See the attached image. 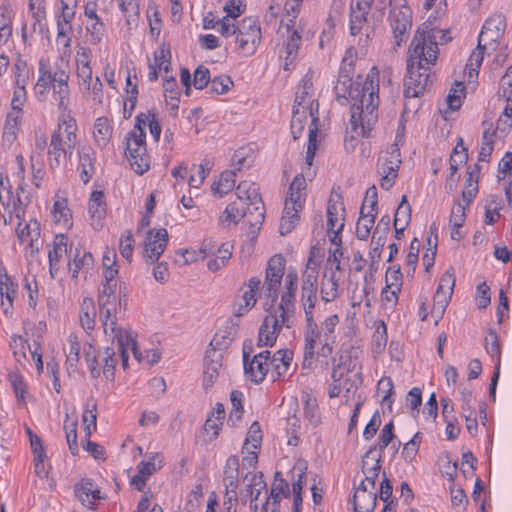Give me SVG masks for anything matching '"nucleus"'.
Instances as JSON below:
<instances>
[{
	"label": "nucleus",
	"mask_w": 512,
	"mask_h": 512,
	"mask_svg": "<svg viewBox=\"0 0 512 512\" xmlns=\"http://www.w3.org/2000/svg\"><path fill=\"white\" fill-rule=\"evenodd\" d=\"M343 59L340 74L334 87L336 100L341 105L350 104V131L345 137V148L354 151L359 137H367L378 118L379 71L372 67L365 80L353 81L351 68Z\"/></svg>",
	"instance_id": "obj_1"
},
{
	"label": "nucleus",
	"mask_w": 512,
	"mask_h": 512,
	"mask_svg": "<svg viewBox=\"0 0 512 512\" xmlns=\"http://www.w3.org/2000/svg\"><path fill=\"white\" fill-rule=\"evenodd\" d=\"M308 120H310V125L308 129L305 166L302 167V172L294 177L289 186L279 228L281 235L290 233L299 221V214L304 208L307 196L306 177L311 178L313 176L311 166L318 147V112L314 109L293 108L290 126L294 140L301 136Z\"/></svg>",
	"instance_id": "obj_2"
},
{
	"label": "nucleus",
	"mask_w": 512,
	"mask_h": 512,
	"mask_svg": "<svg viewBox=\"0 0 512 512\" xmlns=\"http://www.w3.org/2000/svg\"><path fill=\"white\" fill-rule=\"evenodd\" d=\"M127 297L128 290L124 282L119 284L118 293L107 287L98 296L99 318L104 335L108 340L117 342L123 369L128 368L130 354L138 361L142 360L133 331L120 322V315L127 306Z\"/></svg>",
	"instance_id": "obj_3"
},
{
	"label": "nucleus",
	"mask_w": 512,
	"mask_h": 512,
	"mask_svg": "<svg viewBox=\"0 0 512 512\" xmlns=\"http://www.w3.org/2000/svg\"><path fill=\"white\" fill-rule=\"evenodd\" d=\"M69 60L56 58L51 63L48 58H41L38 65V78L35 93L45 98L52 91L53 101L59 110L70 107Z\"/></svg>",
	"instance_id": "obj_4"
},
{
	"label": "nucleus",
	"mask_w": 512,
	"mask_h": 512,
	"mask_svg": "<svg viewBox=\"0 0 512 512\" xmlns=\"http://www.w3.org/2000/svg\"><path fill=\"white\" fill-rule=\"evenodd\" d=\"M243 482L245 489L242 495L249 498L252 512H278L280 501L290 495L289 484L282 478L280 472L275 473L270 494L261 472H248Z\"/></svg>",
	"instance_id": "obj_5"
},
{
	"label": "nucleus",
	"mask_w": 512,
	"mask_h": 512,
	"mask_svg": "<svg viewBox=\"0 0 512 512\" xmlns=\"http://www.w3.org/2000/svg\"><path fill=\"white\" fill-rule=\"evenodd\" d=\"M57 127L53 131L48 146V162L52 169L65 168L71 162L79 144L78 126L69 108L59 110Z\"/></svg>",
	"instance_id": "obj_6"
},
{
	"label": "nucleus",
	"mask_w": 512,
	"mask_h": 512,
	"mask_svg": "<svg viewBox=\"0 0 512 512\" xmlns=\"http://www.w3.org/2000/svg\"><path fill=\"white\" fill-rule=\"evenodd\" d=\"M256 183L251 181H242L236 190V199L229 203L220 216V223L224 227L238 224L247 212L254 216L256 224H260L264 219L263 202L258 192Z\"/></svg>",
	"instance_id": "obj_7"
},
{
	"label": "nucleus",
	"mask_w": 512,
	"mask_h": 512,
	"mask_svg": "<svg viewBox=\"0 0 512 512\" xmlns=\"http://www.w3.org/2000/svg\"><path fill=\"white\" fill-rule=\"evenodd\" d=\"M439 34L445 38L446 34L430 24L424 23L416 30L408 49V66L431 68L437 61L439 48L437 39Z\"/></svg>",
	"instance_id": "obj_8"
},
{
	"label": "nucleus",
	"mask_w": 512,
	"mask_h": 512,
	"mask_svg": "<svg viewBox=\"0 0 512 512\" xmlns=\"http://www.w3.org/2000/svg\"><path fill=\"white\" fill-rule=\"evenodd\" d=\"M301 4L302 0H287L284 5L282 26L286 29L287 39L284 43V50L280 54V58L284 60V70H290L294 65L302 42L304 25L301 19H297Z\"/></svg>",
	"instance_id": "obj_9"
},
{
	"label": "nucleus",
	"mask_w": 512,
	"mask_h": 512,
	"mask_svg": "<svg viewBox=\"0 0 512 512\" xmlns=\"http://www.w3.org/2000/svg\"><path fill=\"white\" fill-rule=\"evenodd\" d=\"M506 21L503 15L495 14L489 17L479 34L478 46L474 49L466 63L465 73L469 78L476 77L484 59V51L487 46H496L498 40L504 34Z\"/></svg>",
	"instance_id": "obj_10"
},
{
	"label": "nucleus",
	"mask_w": 512,
	"mask_h": 512,
	"mask_svg": "<svg viewBox=\"0 0 512 512\" xmlns=\"http://www.w3.org/2000/svg\"><path fill=\"white\" fill-rule=\"evenodd\" d=\"M334 342L320 332L316 321L306 323L304 332V361L305 367H312L314 361L321 367H327L333 354Z\"/></svg>",
	"instance_id": "obj_11"
},
{
	"label": "nucleus",
	"mask_w": 512,
	"mask_h": 512,
	"mask_svg": "<svg viewBox=\"0 0 512 512\" xmlns=\"http://www.w3.org/2000/svg\"><path fill=\"white\" fill-rule=\"evenodd\" d=\"M385 6V0H351L349 20L351 35L365 34L368 36L370 20H381Z\"/></svg>",
	"instance_id": "obj_12"
},
{
	"label": "nucleus",
	"mask_w": 512,
	"mask_h": 512,
	"mask_svg": "<svg viewBox=\"0 0 512 512\" xmlns=\"http://www.w3.org/2000/svg\"><path fill=\"white\" fill-rule=\"evenodd\" d=\"M142 116L136 117L134 128L126 136L125 155L131 168L139 175L144 174L150 167V156L146 148V133L141 127Z\"/></svg>",
	"instance_id": "obj_13"
},
{
	"label": "nucleus",
	"mask_w": 512,
	"mask_h": 512,
	"mask_svg": "<svg viewBox=\"0 0 512 512\" xmlns=\"http://www.w3.org/2000/svg\"><path fill=\"white\" fill-rule=\"evenodd\" d=\"M236 50L243 56L253 55L261 42V28L259 21L253 17H246L235 25Z\"/></svg>",
	"instance_id": "obj_14"
},
{
	"label": "nucleus",
	"mask_w": 512,
	"mask_h": 512,
	"mask_svg": "<svg viewBox=\"0 0 512 512\" xmlns=\"http://www.w3.org/2000/svg\"><path fill=\"white\" fill-rule=\"evenodd\" d=\"M389 22L396 46L406 42L412 27V11L406 0H390Z\"/></svg>",
	"instance_id": "obj_15"
},
{
	"label": "nucleus",
	"mask_w": 512,
	"mask_h": 512,
	"mask_svg": "<svg viewBox=\"0 0 512 512\" xmlns=\"http://www.w3.org/2000/svg\"><path fill=\"white\" fill-rule=\"evenodd\" d=\"M401 164L400 148L396 143L380 152L377 162V173L382 189L389 190L395 183Z\"/></svg>",
	"instance_id": "obj_16"
},
{
	"label": "nucleus",
	"mask_w": 512,
	"mask_h": 512,
	"mask_svg": "<svg viewBox=\"0 0 512 512\" xmlns=\"http://www.w3.org/2000/svg\"><path fill=\"white\" fill-rule=\"evenodd\" d=\"M377 213V190L372 186L366 192L356 225V236L359 240L365 241L369 238Z\"/></svg>",
	"instance_id": "obj_17"
},
{
	"label": "nucleus",
	"mask_w": 512,
	"mask_h": 512,
	"mask_svg": "<svg viewBox=\"0 0 512 512\" xmlns=\"http://www.w3.org/2000/svg\"><path fill=\"white\" fill-rule=\"evenodd\" d=\"M15 234L20 245L24 247L26 257H34L42 247L41 225L36 219L28 222L19 221Z\"/></svg>",
	"instance_id": "obj_18"
},
{
	"label": "nucleus",
	"mask_w": 512,
	"mask_h": 512,
	"mask_svg": "<svg viewBox=\"0 0 512 512\" xmlns=\"http://www.w3.org/2000/svg\"><path fill=\"white\" fill-rule=\"evenodd\" d=\"M261 285L262 281L259 277H251L242 285L240 294L237 296L234 303V316L241 317L254 308Z\"/></svg>",
	"instance_id": "obj_19"
},
{
	"label": "nucleus",
	"mask_w": 512,
	"mask_h": 512,
	"mask_svg": "<svg viewBox=\"0 0 512 512\" xmlns=\"http://www.w3.org/2000/svg\"><path fill=\"white\" fill-rule=\"evenodd\" d=\"M270 359V351H262L249 359V353L243 350L244 373L247 379L259 384L264 381L269 373L268 361Z\"/></svg>",
	"instance_id": "obj_20"
},
{
	"label": "nucleus",
	"mask_w": 512,
	"mask_h": 512,
	"mask_svg": "<svg viewBox=\"0 0 512 512\" xmlns=\"http://www.w3.org/2000/svg\"><path fill=\"white\" fill-rule=\"evenodd\" d=\"M319 73L316 70L309 69L301 79L298 86L295 104L293 108L314 109L318 112V102L315 99L314 81L318 78Z\"/></svg>",
	"instance_id": "obj_21"
},
{
	"label": "nucleus",
	"mask_w": 512,
	"mask_h": 512,
	"mask_svg": "<svg viewBox=\"0 0 512 512\" xmlns=\"http://www.w3.org/2000/svg\"><path fill=\"white\" fill-rule=\"evenodd\" d=\"M168 232L165 228L150 229L147 231L143 243V258L146 262L157 261L166 249Z\"/></svg>",
	"instance_id": "obj_22"
},
{
	"label": "nucleus",
	"mask_w": 512,
	"mask_h": 512,
	"mask_svg": "<svg viewBox=\"0 0 512 512\" xmlns=\"http://www.w3.org/2000/svg\"><path fill=\"white\" fill-rule=\"evenodd\" d=\"M285 263V258L281 254H276L268 260L265 281L261 287L265 288L268 296L272 299L277 296L281 280L284 277Z\"/></svg>",
	"instance_id": "obj_23"
},
{
	"label": "nucleus",
	"mask_w": 512,
	"mask_h": 512,
	"mask_svg": "<svg viewBox=\"0 0 512 512\" xmlns=\"http://www.w3.org/2000/svg\"><path fill=\"white\" fill-rule=\"evenodd\" d=\"M455 276L452 269H448L440 278L438 287L433 298L432 311L441 317L445 312L454 291Z\"/></svg>",
	"instance_id": "obj_24"
},
{
	"label": "nucleus",
	"mask_w": 512,
	"mask_h": 512,
	"mask_svg": "<svg viewBox=\"0 0 512 512\" xmlns=\"http://www.w3.org/2000/svg\"><path fill=\"white\" fill-rule=\"evenodd\" d=\"M291 326L292 324L284 318L269 312L259 328L258 346H273L282 328H290Z\"/></svg>",
	"instance_id": "obj_25"
},
{
	"label": "nucleus",
	"mask_w": 512,
	"mask_h": 512,
	"mask_svg": "<svg viewBox=\"0 0 512 512\" xmlns=\"http://www.w3.org/2000/svg\"><path fill=\"white\" fill-rule=\"evenodd\" d=\"M430 70L431 68L407 65V75L404 82L406 97H418L424 92L429 82Z\"/></svg>",
	"instance_id": "obj_26"
},
{
	"label": "nucleus",
	"mask_w": 512,
	"mask_h": 512,
	"mask_svg": "<svg viewBox=\"0 0 512 512\" xmlns=\"http://www.w3.org/2000/svg\"><path fill=\"white\" fill-rule=\"evenodd\" d=\"M50 215L53 223L60 228L64 230L72 228L73 214L68 205V198L65 192L59 190L55 193Z\"/></svg>",
	"instance_id": "obj_27"
},
{
	"label": "nucleus",
	"mask_w": 512,
	"mask_h": 512,
	"mask_svg": "<svg viewBox=\"0 0 512 512\" xmlns=\"http://www.w3.org/2000/svg\"><path fill=\"white\" fill-rule=\"evenodd\" d=\"M344 212L342 203L329 201L327 207V233L333 245L341 244L340 234L344 228Z\"/></svg>",
	"instance_id": "obj_28"
},
{
	"label": "nucleus",
	"mask_w": 512,
	"mask_h": 512,
	"mask_svg": "<svg viewBox=\"0 0 512 512\" xmlns=\"http://www.w3.org/2000/svg\"><path fill=\"white\" fill-rule=\"evenodd\" d=\"M322 257L320 250L316 246H312L309 251L308 258L305 263L304 270L301 273L300 289L311 288L318 289L319 271L321 268Z\"/></svg>",
	"instance_id": "obj_29"
},
{
	"label": "nucleus",
	"mask_w": 512,
	"mask_h": 512,
	"mask_svg": "<svg viewBox=\"0 0 512 512\" xmlns=\"http://www.w3.org/2000/svg\"><path fill=\"white\" fill-rule=\"evenodd\" d=\"M223 474V485L226 489L224 500L237 503L239 482V459L237 456L231 455L227 458Z\"/></svg>",
	"instance_id": "obj_30"
},
{
	"label": "nucleus",
	"mask_w": 512,
	"mask_h": 512,
	"mask_svg": "<svg viewBox=\"0 0 512 512\" xmlns=\"http://www.w3.org/2000/svg\"><path fill=\"white\" fill-rule=\"evenodd\" d=\"M74 493L76 498L82 505L93 509L96 502L103 498L98 485L89 478L81 479L74 486Z\"/></svg>",
	"instance_id": "obj_31"
},
{
	"label": "nucleus",
	"mask_w": 512,
	"mask_h": 512,
	"mask_svg": "<svg viewBox=\"0 0 512 512\" xmlns=\"http://www.w3.org/2000/svg\"><path fill=\"white\" fill-rule=\"evenodd\" d=\"M293 360V353L288 349H280L270 353L268 361L269 372L273 381L278 380L288 373Z\"/></svg>",
	"instance_id": "obj_32"
},
{
	"label": "nucleus",
	"mask_w": 512,
	"mask_h": 512,
	"mask_svg": "<svg viewBox=\"0 0 512 512\" xmlns=\"http://www.w3.org/2000/svg\"><path fill=\"white\" fill-rule=\"evenodd\" d=\"M485 349L486 352L491 356L492 361L495 363V371L490 383V393L495 397L496 386L500 375V356L501 349L498 340V336L495 332L490 331L485 337Z\"/></svg>",
	"instance_id": "obj_33"
},
{
	"label": "nucleus",
	"mask_w": 512,
	"mask_h": 512,
	"mask_svg": "<svg viewBox=\"0 0 512 512\" xmlns=\"http://www.w3.org/2000/svg\"><path fill=\"white\" fill-rule=\"evenodd\" d=\"M0 203L6 214L15 216L18 221L24 220L26 205L18 195H14L10 188L3 186V190L0 192Z\"/></svg>",
	"instance_id": "obj_34"
},
{
	"label": "nucleus",
	"mask_w": 512,
	"mask_h": 512,
	"mask_svg": "<svg viewBox=\"0 0 512 512\" xmlns=\"http://www.w3.org/2000/svg\"><path fill=\"white\" fill-rule=\"evenodd\" d=\"M106 211L107 207L104 193L100 190L93 191L88 201V213L94 229H100L102 227V221L106 216Z\"/></svg>",
	"instance_id": "obj_35"
},
{
	"label": "nucleus",
	"mask_w": 512,
	"mask_h": 512,
	"mask_svg": "<svg viewBox=\"0 0 512 512\" xmlns=\"http://www.w3.org/2000/svg\"><path fill=\"white\" fill-rule=\"evenodd\" d=\"M222 355L216 350L208 351L204 360L203 384L205 388L211 387L222 370Z\"/></svg>",
	"instance_id": "obj_36"
},
{
	"label": "nucleus",
	"mask_w": 512,
	"mask_h": 512,
	"mask_svg": "<svg viewBox=\"0 0 512 512\" xmlns=\"http://www.w3.org/2000/svg\"><path fill=\"white\" fill-rule=\"evenodd\" d=\"M340 275L324 271L320 282V297L324 303L335 301L340 295Z\"/></svg>",
	"instance_id": "obj_37"
},
{
	"label": "nucleus",
	"mask_w": 512,
	"mask_h": 512,
	"mask_svg": "<svg viewBox=\"0 0 512 512\" xmlns=\"http://www.w3.org/2000/svg\"><path fill=\"white\" fill-rule=\"evenodd\" d=\"M377 492L359 485L353 495L354 512H372L376 506Z\"/></svg>",
	"instance_id": "obj_38"
},
{
	"label": "nucleus",
	"mask_w": 512,
	"mask_h": 512,
	"mask_svg": "<svg viewBox=\"0 0 512 512\" xmlns=\"http://www.w3.org/2000/svg\"><path fill=\"white\" fill-rule=\"evenodd\" d=\"M113 121L107 117H98L93 125V139L95 145L100 149H105L110 144L113 134Z\"/></svg>",
	"instance_id": "obj_39"
},
{
	"label": "nucleus",
	"mask_w": 512,
	"mask_h": 512,
	"mask_svg": "<svg viewBox=\"0 0 512 512\" xmlns=\"http://www.w3.org/2000/svg\"><path fill=\"white\" fill-rule=\"evenodd\" d=\"M67 245V236L64 234H58L55 236L53 240V247L48 252L49 270L52 277H55L60 261L67 256Z\"/></svg>",
	"instance_id": "obj_40"
},
{
	"label": "nucleus",
	"mask_w": 512,
	"mask_h": 512,
	"mask_svg": "<svg viewBox=\"0 0 512 512\" xmlns=\"http://www.w3.org/2000/svg\"><path fill=\"white\" fill-rule=\"evenodd\" d=\"M56 27V45L58 47V51L60 52V55L57 58H64L69 60L71 55V42L73 34L72 24L56 22Z\"/></svg>",
	"instance_id": "obj_41"
},
{
	"label": "nucleus",
	"mask_w": 512,
	"mask_h": 512,
	"mask_svg": "<svg viewBox=\"0 0 512 512\" xmlns=\"http://www.w3.org/2000/svg\"><path fill=\"white\" fill-rule=\"evenodd\" d=\"M233 255V245L229 242L215 246V253L211 254L207 262V268L211 272H217L226 267Z\"/></svg>",
	"instance_id": "obj_42"
},
{
	"label": "nucleus",
	"mask_w": 512,
	"mask_h": 512,
	"mask_svg": "<svg viewBox=\"0 0 512 512\" xmlns=\"http://www.w3.org/2000/svg\"><path fill=\"white\" fill-rule=\"evenodd\" d=\"M28 11L33 19V32L43 33L47 18V0H27Z\"/></svg>",
	"instance_id": "obj_43"
},
{
	"label": "nucleus",
	"mask_w": 512,
	"mask_h": 512,
	"mask_svg": "<svg viewBox=\"0 0 512 512\" xmlns=\"http://www.w3.org/2000/svg\"><path fill=\"white\" fill-rule=\"evenodd\" d=\"M78 5L79 0H56L54 6L56 22L72 24L76 16Z\"/></svg>",
	"instance_id": "obj_44"
},
{
	"label": "nucleus",
	"mask_w": 512,
	"mask_h": 512,
	"mask_svg": "<svg viewBox=\"0 0 512 512\" xmlns=\"http://www.w3.org/2000/svg\"><path fill=\"white\" fill-rule=\"evenodd\" d=\"M80 179L87 184L95 173V156L91 148L78 149Z\"/></svg>",
	"instance_id": "obj_45"
},
{
	"label": "nucleus",
	"mask_w": 512,
	"mask_h": 512,
	"mask_svg": "<svg viewBox=\"0 0 512 512\" xmlns=\"http://www.w3.org/2000/svg\"><path fill=\"white\" fill-rule=\"evenodd\" d=\"M318 289H300V304L304 311L306 323L314 322L316 306L318 303Z\"/></svg>",
	"instance_id": "obj_46"
},
{
	"label": "nucleus",
	"mask_w": 512,
	"mask_h": 512,
	"mask_svg": "<svg viewBox=\"0 0 512 512\" xmlns=\"http://www.w3.org/2000/svg\"><path fill=\"white\" fill-rule=\"evenodd\" d=\"M96 306L94 300L90 297L83 298L80 305L79 319L82 328L86 332L94 329L96 323Z\"/></svg>",
	"instance_id": "obj_47"
},
{
	"label": "nucleus",
	"mask_w": 512,
	"mask_h": 512,
	"mask_svg": "<svg viewBox=\"0 0 512 512\" xmlns=\"http://www.w3.org/2000/svg\"><path fill=\"white\" fill-rule=\"evenodd\" d=\"M295 300L296 293L282 291L279 305L275 307L271 312L278 315L280 318H284V320L292 324L293 316L295 313Z\"/></svg>",
	"instance_id": "obj_48"
},
{
	"label": "nucleus",
	"mask_w": 512,
	"mask_h": 512,
	"mask_svg": "<svg viewBox=\"0 0 512 512\" xmlns=\"http://www.w3.org/2000/svg\"><path fill=\"white\" fill-rule=\"evenodd\" d=\"M0 295L1 299H6L7 301L5 315H9L12 311L13 301L16 296V285L7 275L3 267H0Z\"/></svg>",
	"instance_id": "obj_49"
},
{
	"label": "nucleus",
	"mask_w": 512,
	"mask_h": 512,
	"mask_svg": "<svg viewBox=\"0 0 512 512\" xmlns=\"http://www.w3.org/2000/svg\"><path fill=\"white\" fill-rule=\"evenodd\" d=\"M231 18L216 19L213 13H208L203 18L204 29H214L224 37L235 34V25L230 24Z\"/></svg>",
	"instance_id": "obj_50"
},
{
	"label": "nucleus",
	"mask_w": 512,
	"mask_h": 512,
	"mask_svg": "<svg viewBox=\"0 0 512 512\" xmlns=\"http://www.w3.org/2000/svg\"><path fill=\"white\" fill-rule=\"evenodd\" d=\"M307 467L305 463L299 462L294 465L292 469V497H293V506L294 507H302V485H303V477L305 474Z\"/></svg>",
	"instance_id": "obj_51"
},
{
	"label": "nucleus",
	"mask_w": 512,
	"mask_h": 512,
	"mask_svg": "<svg viewBox=\"0 0 512 512\" xmlns=\"http://www.w3.org/2000/svg\"><path fill=\"white\" fill-rule=\"evenodd\" d=\"M93 266V256L85 250H76L73 261L69 262L72 277L76 278L80 271H88Z\"/></svg>",
	"instance_id": "obj_52"
},
{
	"label": "nucleus",
	"mask_w": 512,
	"mask_h": 512,
	"mask_svg": "<svg viewBox=\"0 0 512 512\" xmlns=\"http://www.w3.org/2000/svg\"><path fill=\"white\" fill-rule=\"evenodd\" d=\"M215 253V245L212 240H205L201 244L199 251L186 249L182 252L183 263L189 264L199 260H204L211 254Z\"/></svg>",
	"instance_id": "obj_53"
},
{
	"label": "nucleus",
	"mask_w": 512,
	"mask_h": 512,
	"mask_svg": "<svg viewBox=\"0 0 512 512\" xmlns=\"http://www.w3.org/2000/svg\"><path fill=\"white\" fill-rule=\"evenodd\" d=\"M21 117L22 115L17 110H10L8 112L3 128V140L5 142L11 144L15 141Z\"/></svg>",
	"instance_id": "obj_54"
},
{
	"label": "nucleus",
	"mask_w": 512,
	"mask_h": 512,
	"mask_svg": "<svg viewBox=\"0 0 512 512\" xmlns=\"http://www.w3.org/2000/svg\"><path fill=\"white\" fill-rule=\"evenodd\" d=\"M103 375L109 381H113L115 377V368L118 363L116 351L112 347H106L100 356Z\"/></svg>",
	"instance_id": "obj_55"
},
{
	"label": "nucleus",
	"mask_w": 512,
	"mask_h": 512,
	"mask_svg": "<svg viewBox=\"0 0 512 512\" xmlns=\"http://www.w3.org/2000/svg\"><path fill=\"white\" fill-rule=\"evenodd\" d=\"M236 172L235 170L224 171L221 173L217 182L212 185V191L220 197L232 191L235 187Z\"/></svg>",
	"instance_id": "obj_56"
},
{
	"label": "nucleus",
	"mask_w": 512,
	"mask_h": 512,
	"mask_svg": "<svg viewBox=\"0 0 512 512\" xmlns=\"http://www.w3.org/2000/svg\"><path fill=\"white\" fill-rule=\"evenodd\" d=\"M82 421L85 426V435L89 438L97 427V404L93 399L87 401Z\"/></svg>",
	"instance_id": "obj_57"
},
{
	"label": "nucleus",
	"mask_w": 512,
	"mask_h": 512,
	"mask_svg": "<svg viewBox=\"0 0 512 512\" xmlns=\"http://www.w3.org/2000/svg\"><path fill=\"white\" fill-rule=\"evenodd\" d=\"M64 431L66 435L67 444L70 452L75 455L78 453V443H77V418L70 417L68 413H66V418L64 420Z\"/></svg>",
	"instance_id": "obj_58"
},
{
	"label": "nucleus",
	"mask_w": 512,
	"mask_h": 512,
	"mask_svg": "<svg viewBox=\"0 0 512 512\" xmlns=\"http://www.w3.org/2000/svg\"><path fill=\"white\" fill-rule=\"evenodd\" d=\"M163 464L164 458L161 454L151 453L145 460L141 461L137 465V470L142 473V475L150 477L153 473L159 470Z\"/></svg>",
	"instance_id": "obj_59"
},
{
	"label": "nucleus",
	"mask_w": 512,
	"mask_h": 512,
	"mask_svg": "<svg viewBox=\"0 0 512 512\" xmlns=\"http://www.w3.org/2000/svg\"><path fill=\"white\" fill-rule=\"evenodd\" d=\"M153 68L168 73L171 66V52L168 47L162 45L154 52V60L149 62Z\"/></svg>",
	"instance_id": "obj_60"
},
{
	"label": "nucleus",
	"mask_w": 512,
	"mask_h": 512,
	"mask_svg": "<svg viewBox=\"0 0 512 512\" xmlns=\"http://www.w3.org/2000/svg\"><path fill=\"white\" fill-rule=\"evenodd\" d=\"M465 98V87L462 82H455L447 96V105L452 110H458Z\"/></svg>",
	"instance_id": "obj_61"
},
{
	"label": "nucleus",
	"mask_w": 512,
	"mask_h": 512,
	"mask_svg": "<svg viewBox=\"0 0 512 512\" xmlns=\"http://www.w3.org/2000/svg\"><path fill=\"white\" fill-rule=\"evenodd\" d=\"M262 430L259 422L254 421L247 432L246 439L244 442V449H260L262 443Z\"/></svg>",
	"instance_id": "obj_62"
},
{
	"label": "nucleus",
	"mask_w": 512,
	"mask_h": 512,
	"mask_svg": "<svg viewBox=\"0 0 512 512\" xmlns=\"http://www.w3.org/2000/svg\"><path fill=\"white\" fill-rule=\"evenodd\" d=\"M380 453L374 448L366 452L362 459L363 474H371V471H380Z\"/></svg>",
	"instance_id": "obj_63"
},
{
	"label": "nucleus",
	"mask_w": 512,
	"mask_h": 512,
	"mask_svg": "<svg viewBox=\"0 0 512 512\" xmlns=\"http://www.w3.org/2000/svg\"><path fill=\"white\" fill-rule=\"evenodd\" d=\"M10 348L13 352L15 360L20 364L26 360V349H31L27 340L20 335H12L10 340Z\"/></svg>",
	"instance_id": "obj_64"
}]
</instances>
